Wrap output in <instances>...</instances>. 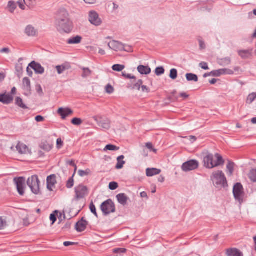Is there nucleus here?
Listing matches in <instances>:
<instances>
[{"instance_id":"f257e3e1","label":"nucleus","mask_w":256,"mask_h":256,"mask_svg":"<svg viewBox=\"0 0 256 256\" xmlns=\"http://www.w3.org/2000/svg\"><path fill=\"white\" fill-rule=\"evenodd\" d=\"M56 24L59 31H62L66 33H70L71 32L72 22L68 14L65 10H62L59 12Z\"/></svg>"},{"instance_id":"f03ea898","label":"nucleus","mask_w":256,"mask_h":256,"mask_svg":"<svg viewBox=\"0 0 256 256\" xmlns=\"http://www.w3.org/2000/svg\"><path fill=\"white\" fill-rule=\"evenodd\" d=\"M215 157L216 158V162L214 161V156L212 154L208 153L207 154L204 158V166L208 168H212L220 165L224 164V161L222 157L218 154H215Z\"/></svg>"},{"instance_id":"7ed1b4c3","label":"nucleus","mask_w":256,"mask_h":256,"mask_svg":"<svg viewBox=\"0 0 256 256\" xmlns=\"http://www.w3.org/2000/svg\"><path fill=\"white\" fill-rule=\"evenodd\" d=\"M211 179L214 185L217 188L225 187L228 186L226 178L221 170L213 172Z\"/></svg>"},{"instance_id":"20e7f679","label":"nucleus","mask_w":256,"mask_h":256,"mask_svg":"<svg viewBox=\"0 0 256 256\" xmlns=\"http://www.w3.org/2000/svg\"><path fill=\"white\" fill-rule=\"evenodd\" d=\"M233 194L235 200L238 201L240 204L244 202V192L242 184L238 182L236 183L233 188Z\"/></svg>"},{"instance_id":"39448f33","label":"nucleus","mask_w":256,"mask_h":256,"mask_svg":"<svg viewBox=\"0 0 256 256\" xmlns=\"http://www.w3.org/2000/svg\"><path fill=\"white\" fill-rule=\"evenodd\" d=\"M100 209L104 215L106 216L115 212V204L111 199H108L102 204Z\"/></svg>"},{"instance_id":"423d86ee","label":"nucleus","mask_w":256,"mask_h":256,"mask_svg":"<svg viewBox=\"0 0 256 256\" xmlns=\"http://www.w3.org/2000/svg\"><path fill=\"white\" fill-rule=\"evenodd\" d=\"M40 183L38 176L36 175L29 178L27 180V184L30 188L32 192L36 194L40 192Z\"/></svg>"},{"instance_id":"0eeeda50","label":"nucleus","mask_w":256,"mask_h":256,"mask_svg":"<svg viewBox=\"0 0 256 256\" xmlns=\"http://www.w3.org/2000/svg\"><path fill=\"white\" fill-rule=\"evenodd\" d=\"M88 20L90 23L96 26H100L102 22L98 14L94 10H90L88 12Z\"/></svg>"},{"instance_id":"6e6552de","label":"nucleus","mask_w":256,"mask_h":256,"mask_svg":"<svg viewBox=\"0 0 256 256\" xmlns=\"http://www.w3.org/2000/svg\"><path fill=\"white\" fill-rule=\"evenodd\" d=\"M198 166L199 162L198 160H192L184 162L182 166V169L184 172H187L196 170Z\"/></svg>"},{"instance_id":"1a4fd4ad","label":"nucleus","mask_w":256,"mask_h":256,"mask_svg":"<svg viewBox=\"0 0 256 256\" xmlns=\"http://www.w3.org/2000/svg\"><path fill=\"white\" fill-rule=\"evenodd\" d=\"M14 182L16 185L17 190L18 194L22 196L24 193V186L26 180L23 177H20L18 178H14Z\"/></svg>"},{"instance_id":"9d476101","label":"nucleus","mask_w":256,"mask_h":256,"mask_svg":"<svg viewBox=\"0 0 256 256\" xmlns=\"http://www.w3.org/2000/svg\"><path fill=\"white\" fill-rule=\"evenodd\" d=\"M76 198L78 199L83 198L88 194V188L82 184L75 188Z\"/></svg>"},{"instance_id":"9b49d317","label":"nucleus","mask_w":256,"mask_h":256,"mask_svg":"<svg viewBox=\"0 0 256 256\" xmlns=\"http://www.w3.org/2000/svg\"><path fill=\"white\" fill-rule=\"evenodd\" d=\"M46 183L48 189L50 191H52L53 188L56 184V176L53 174L48 176L46 179Z\"/></svg>"},{"instance_id":"f8f14e48","label":"nucleus","mask_w":256,"mask_h":256,"mask_svg":"<svg viewBox=\"0 0 256 256\" xmlns=\"http://www.w3.org/2000/svg\"><path fill=\"white\" fill-rule=\"evenodd\" d=\"M29 66L33 69L36 73L38 74H42L44 72V68L39 63L36 62L35 61L32 62L29 64Z\"/></svg>"},{"instance_id":"ddd939ff","label":"nucleus","mask_w":256,"mask_h":256,"mask_svg":"<svg viewBox=\"0 0 256 256\" xmlns=\"http://www.w3.org/2000/svg\"><path fill=\"white\" fill-rule=\"evenodd\" d=\"M88 224V222L82 218L80 220L76 222L75 226L76 230L78 232H82L86 230Z\"/></svg>"},{"instance_id":"4468645a","label":"nucleus","mask_w":256,"mask_h":256,"mask_svg":"<svg viewBox=\"0 0 256 256\" xmlns=\"http://www.w3.org/2000/svg\"><path fill=\"white\" fill-rule=\"evenodd\" d=\"M111 50L115 51H122V44L116 40H112L108 44Z\"/></svg>"},{"instance_id":"2eb2a0df","label":"nucleus","mask_w":256,"mask_h":256,"mask_svg":"<svg viewBox=\"0 0 256 256\" xmlns=\"http://www.w3.org/2000/svg\"><path fill=\"white\" fill-rule=\"evenodd\" d=\"M58 114L62 119H65L68 116L73 114V111L70 108H60L58 111Z\"/></svg>"},{"instance_id":"dca6fc26","label":"nucleus","mask_w":256,"mask_h":256,"mask_svg":"<svg viewBox=\"0 0 256 256\" xmlns=\"http://www.w3.org/2000/svg\"><path fill=\"white\" fill-rule=\"evenodd\" d=\"M14 100L13 96L10 94H0V102L8 104H10Z\"/></svg>"},{"instance_id":"f3484780","label":"nucleus","mask_w":256,"mask_h":256,"mask_svg":"<svg viewBox=\"0 0 256 256\" xmlns=\"http://www.w3.org/2000/svg\"><path fill=\"white\" fill-rule=\"evenodd\" d=\"M94 119L97 122L100 126L104 129H108L110 128V122L108 119L98 120L97 116L94 117Z\"/></svg>"},{"instance_id":"a211bd4d","label":"nucleus","mask_w":256,"mask_h":256,"mask_svg":"<svg viewBox=\"0 0 256 256\" xmlns=\"http://www.w3.org/2000/svg\"><path fill=\"white\" fill-rule=\"evenodd\" d=\"M25 34L28 36H36L38 31L32 25H28L25 28Z\"/></svg>"},{"instance_id":"6ab92c4d","label":"nucleus","mask_w":256,"mask_h":256,"mask_svg":"<svg viewBox=\"0 0 256 256\" xmlns=\"http://www.w3.org/2000/svg\"><path fill=\"white\" fill-rule=\"evenodd\" d=\"M116 198L118 202L122 206L126 205L128 200V196L124 193L118 194L116 196Z\"/></svg>"},{"instance_id":"aec40b11","label":"nucleus","mask_w":256,"mask_h":256,"mask_svg":"<svg viewBox=\"0 0 256 256\" xmlns=\"http://www.w3.org/2000/svg\"><path fill=\"white\" fill-rule=\"evenodd\" d=\"M227 256H243L242 253L236 248H230L226 250Z\"/></svg>"},{"instance_id":"412c9836","label":"nucleus","mask_w":256,"mask_h":256,"mask_svg":"<svg viewBox=\"0 0 256 256\" xmlns=\"http://www.w3.org/2000/svg\"><path fill=\"white\" fill-rule=\"evenodd\" d=\"M22 89L28 92H30L31 90V86L30 80L26 77L22 80Z\"/></svg>"},{"instance_id":"4be33fe9","label":"nucleus","mask_w":256,"mask_h":256,"mask_svg":"<svg viewBox=\"0 0 256 256\" xmlns=\"http://www.w3.org/2000/svg\"><path fill=\"white\" fill-rule=\"evenodd\" d=\"M238 55L242 59H246L250 58L252 55V50H240L238 51Z\"/></svg>"},{"instance_id":"5701e85b","label":"nucleus","mask_w":256,"mask_h":256,"mask_svg":"<svg viewBox=\"0 0 256 256\" xmlns=\"http://www.w3.org/2000/svg\"><path fill=\"white\" fill-rule=\"evenodd\" d=\"M138 71L141 74H148L151 72V69L148 66H144L143 65H140L137 68Z\"/></svg>"},{"instance_id":"b1692460","label":"nucleus","mask_w":256,"mask_h":256,"mask_svg":"<svg viewBox=\"0 0 256 256\" xmlns=\"http://www.w3.org/2000/svg\"><path fill=\"white\" fill-rule=\"evenodd\" d=\"M143 84V81L142 80H138L134 84H128V88L132 90H140L142 85Z\"/></svg>"},{"instance_id":"393cba45","label":"nucleus","mask_w":256,"mask_h":256,"mask_svg":"<svg viewBox=\"0 0 256 256\" xmlns=\"http://www.w3.org/2000/svg\"><path fill=\"white\" fill-rule=\"evenodd\" d=\"M160 172V170L156 168H148L146 170V174L149 177L158 174Z\"/></svg>"},{"instance_id":"a878e982","label":"nucleus","mask_w":256,"mask_h":256,"mask_svg":"<svg viewBox=\"0 0 256 256\" xmlns=\"http://www.w3.org/2000/svg\"><path fill=\"white\" fill-rule=\"evenodd\" d=\"M16 148L20 154H25L28 151V148L26 144L20 142L16 146Z\"/></svg>"},{"instance_id":"bb28decb","label":"nucleus","mask_w":256,"mask_h":256,"mask_svg":"<svg viewBox=\"0 0 256 256\" xmlns=\"http://www.w3.org/2000/svg\"><path fill=\"white\" fill-rule=\"evenodd\" d=\"M82 40V38L80 36H77L68 39L66 42L69 44H78L81 42Z\"/></svg>"},{"instance_id":"cd10ccee","label":"nucleus","mask_w":256,"mask_h":256,"mask_svg":"<svg viewBox=\"0 0 256 256\" xmlns=\"http://www.w3.org/2000/svg\"><path fill=\"white\" fill-rule=\"evenodd\" d=\"M70 66L68 64H64L60 66H57L56 68L59 74H62L65 70H68Z\"/></svg>"},{"instance_id":"c85d7f7f","label":"nucleus","mask_w":256,"mask_h":256,"mask_svg":"<svg viewBox=\"0 0 256 256\" xmlns=\"http://www.w3.org/2000/svg\"><path fill=\"white\" fill-rule=\"evenodd\" d=\"M124 156L123 155L120 156L117 158V164H116V169H121L123 168L124 164H125V161L123 160Z\"/></svg>"},{"instance_id":"c756f323","label":"nucleus","mask_w":256,"mask_h":256,"mask_svg":"<svg viewBox=\"0 0 256 256\" xmlns=\"http://www.w3.org/2000/svg\"><path fill=\"white\" fill-rule=\"evenodd\" d=\"M218 63L221 66H227L231 64V59L229 57L222 58L218 60Z\"/></svg>"},{"instance_id":"7c9ffc66","label":"nucleus","mask_w":256,"mask_h":256,"mask_svg":"<svg viewBox=\"0 0 256 256\" xmlns=\"http://www.w3.org/2000/svg\"><path fill=\"white\" fill-rule=\"evenodd\" d=\"M16 104L23 109H28V106L24 104L22 100L20 97L16 98Z\"/></svg>"},{"instance_id":"2f4dec72","label":"nucleus","mask_w":256,"mask_h":256,"mask_svg":"<svg viewBox=\"0 0 256 256\" xmlns=\"http://www.w3.org/2000/svg\"><path fill=\"white\" fill-rule=\"evenodd\" d=\"M186 77L188 81H194L195 82L198 81V76L192 73L186 74Z\"/></svg>"},{"instance_id":"473e14b6","label":"nucleus","mask_w":256,"mask_h":256,"mask_svg":"<svg viewBox=\"0 0 256 256\" xmlns=\"http://www.w3.org/2000/svg\"><path fill=\"white\" fill-rule=\"evenodd\" d=\"M234 163L230 160H228V164L226 166V169L228 172V175L232 176L234 172Z\"/></svg>"},{"instance_id":"72a5a7b5","label":"nucleus","mask_w":256,"mask_h":256,"mask_svg":"<svg viewBox=\"0 0 256 256\" xmlns=\"http://www.w3.org/2000/svg\"><path fill=\"white\" fill-rule=\"evenodd\" d=\"M248 178L252 182H256V169H252L250 171Z\"/></svg>"},{"instance_id":"f704fd0d","label":"nucleus","mask_w":256,"mask_h":256,"mask_svg":"<svg viewBox=\"0 0 256 256\" xmlns=\"http://www.w3.org/2000/svg\"><path fill=\"white\" fill-rule=\"evenodd\" d=\"M125 68V66L122 64H116L112 66V69L116 72H121Z\"/></svg>"},{"instance_id":"c9c22d12","label":"nucleus","mask_w":256,"mask_h":256,"mask_svg":"<svg viewBox=\"0 0 256 256\" xmlns=\"http://www.w3.org/2000/svg\"><path fill=\"white\" fill-rule=\"evenodd\" d=\"M16 72H17V76L18 78H20L22 76L23 72V68L22 64H18L16 66Z\"/></svg>"},{"instance_id":"e433bc0d","label":"nucleus","mask_w":256,"mask_h":256,"mask_svg":"<svg viewBox=\"0 0 256 256\" xmlns=\"http://www.w3.org/2000/svg\"><path fill=\"white\" fill-rule=\"evenodd\" d=\"M120 149L119 147H118L112 144H108L106 146V147L104 148V150H112V151H116Z\"/></svg>"},{"instance_id":"4c0bfd02","label":"nucleus","mask_w":256,"mask_h":256,"mask_svg":"<svg viewBox=\"0 0 256 256\" xmlns=\"http://www.w3.org/2000/svg\"><path fill=\"white\" fill-rule=\"evenodd\" d=\"M82 70L83 73L82 75V78H86L91 74L92 71L88 68H82Z\"/></svg>"},{"instance_id":"58836bf2","label":"nucleus","mask_w":256,"mask_h":256,"mask_svg":"<svg viewBox=\"0 0 256 256\" xmlns=\"http://www.w3.org/2000/svg\"><path fill=\"white\" fill-rule=\"evenodd\" d=\"M75 173L74 174L73 176L70 178L66 182V186L68 188H72L74 184V176Z\"/></svg>"},{"instance_id":"ea45409f","label":"nucleus","mask_w":256,"mask_h":256,"mask_svg":"<svg viewBox=\"0 0 256 256\" xmlns=\"http://www.w3.org/2000/svg\"><path fill=\"white\" fill-rule=\"evenodd\" d=\"M178 76V71L176 68H172L170 70V77L172 80H175Z\"/></svg>"},{"instance_id":"a19ab883","label":"nucleus","mask_w":256,"mask_h":256,"mask_svg":"<svg viewBox=\"0 0 256 256\" xmlns=\"http://www.w3.org/2000/svg\"><path fill=\"white\" fill-rule=\"evenodd\" d=\"M122 76L126 78L134 80V82L136 80V77L131 74H127L126 72H122Z\"/></svg>"},{"instance_id":"79ce46f5","label":"nucleus","mask_w":256,"mask_h":256,"mask_svg":"<svg viewBox=\"0 0 256 256\" xmlns=\"http://www.w3.org/2000/svg\"><path fill=\"white\" fill-rule=\"evenodd\" d=\"M8 6L10 8V12H14V10H16V3L13 1H10L8 2Z\"/></svg>"},{"instance_id":"37998d69","label":"nucleus","mask_w":256,"mask_h":256,"mask_svg":"<svg viewBox=\"0 0 256 256\" xmlns=\"http://www.w3.org/2000/svg\"><path fill=\"white\" fill-rule=\"evenodd\" d=\"M164 72V69L162 66L157 67L155 70L156 74L159 76Z\"/></svg>"},{"instance_id":"c03bdc74","label":"nucleus","mask_w":256,"mask_h":256,"mask_svg":"<svg viewBox=\"0 0 256 256\" xmlns=\"http://www.w3.org/2000/svg\"><path fill=\"white\" fill-rule=\"evenodd\" d=\"M256 98V93L253 92L248 95L247 98V102L251 104Z\"/></svg>"},{"instance_id":"a18cd8bd","label":"nucleus","mask_w":256,"mask_h":256,"mask_svg":"<svg viewBox=\"0 0 256 256\" xmlns=\"http://www.w3.org/2000/svg\"><path fill=\"white\" fill-rule=\"evenodd\" d=\"M71 122L74 125L80 126L82 124V120L80 118H75L72 119Z\"/></svg>"},{"instance_id":"49530a36","label":"nucleus","mask_w":256,"mask_h":256,"mask_svg":"<svg viewBox=\"0 0 256 256\" xmlns=\"http://www.w3.org/2000/svg\"><path fill=\"white\" fill-rule=\"evenodd\" d=\"M211 74H212V76H220L222 75V69L212 70L211 72Z\"/></svg>"},{"instance_id":"de8ad7c7","label":"nucleus","mask_w":256,"mask_h":256,"mask_svg":"<svg viewBox=\"0 0 256 256\" xmlns=\"http://www.w3.org/2000/svg\"><path fill=\"white\" fill-rule=\"evenodd\" d=\"M90 172V170L89 169H86V170H80L78 171V174L82 177L88 176Z\"/></svg>"},{"instance_id":"09e8293b","label":"nucleus","mask_w":256,"mask_h":256,"mask_svg":"<svg viewBox=\"0 0 256 256\" xmlns=\"http://www.w3.org/2000/svg\"><path fill=\"white\" fill-rule=\"evenodd\" d=\"M222 75L224 74H229L232 75L234 74V72L230 69L228 68H222Z\"/></svg>"},{"instance_id":"8fccbe9b","label":"nucleus","mask_w":256,"mask_h":256,"mask_svg":"<svg viewBox=\"0 0 256 256\" xmlns=\"http://www.w3.org/2000/svg\"><path fill=\"white\" fill-rule=\"evenodd\" d=\"M122 51L130 52H132V48L129 45L122 44Z\"/></svg>"},{"instance_id":"3c124183","label":"nucleus","mask_w":256,"mask_h":256,"mask_svg":"<svg viewBox=\"0 0 256 256\" xmlns=\"http://www.w3.org/2000/svg\"><path fill=\"white\" fill-rule=\"evenodd\" d=\"M6 222L2 217H0V230L4 229L6 226Z\"/></svg>"},{"instance_id":"603ef678","label":"nucleus","mask_w":256,"mask_h":256,"mask_svg":"<svg viewBox=\"0 0 256 256\" xmlns=\"http://www.w3.org/2000/svg\"><path fill=\"white\" fill-rule=\"evenodd\" d=\"M118 186V184L116 182H112L109 184V188L111 190H115Z\"/></svg>"},{"instance_id":"864d4df0","label":"nucleus","mask_w":256,"mask_h":256,"mask_svg":"<svg viewBox=\"0 0 256 256\" xmlns=\"http://www.w3.org/2000/svg\"><path fill=\"white\" fill-rule=\"evenodd\" d=\"M90 210L91 212L98 218V216L96 212V208L93 202L90 203Z\"/></svg>"},{"instance_id":"5fc2aeb1","label":"nucleus","mask_w":256,"mask_h":256,"mask_svg":"<svg viewBox=\"0 0 256 256\" xmlns=\"http://www.w3.org/2000/svg\"><path fill=\"white\" fill-rule=\"evenodd\" d=\"M106 91L108 94H111L114 92V88L110 84H108L106 87Z\"/></svg>"},{"instance_id":"6e6d98bb","label":"nucleus","mask_w":256,"mask_h":256,"mask_svg":"<svg viewBox=\"0 0 256 256\" xmlns=\"http://www.w3.org/2000/svg\"><path fill=\"white\" fill-rule=\"evenodd\" d=\"M199 66L203 70H209V68L208 66V64L206 62H201L200 64H199Z\"/></svg>"},{"instance_id":"4d7b16f0","label":"nucleus","mask_w":256,"mask_h":256,"mask_svg":"<svg viewBox=\"0 0 256 256\" xmlns=\"http://www.w3.org/2000/svg\"><path fill=\"white\" fill-rule=\"evenodd\" d=\"M146 147L149 149L150 151H153L154 152H156V150L154 148L153 145L151 142H147L146 144Z\"/></svg>"},{"instance_id":"13d9d810","label":"nucleus","mask_w":256,"mask_h":256,"mask_svg":"<svg viewBox=\"0 0 256 256\" xmlns=\"http://www.w3.org/2000/svg\"><path fill=\"white\" fill-rule=\"evenodd\" d=\"M199 44H200V50H204L206 48V44L202 40H198Z\"/></svg>"},{"instance_id":"bf43d9fd","label":"nucleus","mask_w":256,"mask_h":256,"mask_svg":"<svg viewBox=\"0 0 256 256\" xmlns=\"http://www.w3.org/2000/svg\"><path fill=\"white\" fill-rule=\"evenodd\" d=\"M126 252L125 248H117L114 250V253H124Z\"/></svg>"},{"instance_id":"052dcab7","label":"nucleus","mask_w":256,"mask_h":256,"mask_svg":"<svg viewBox=\"0 0 256 256\" xmlns=\"http://www.w3.org/2000/svg\"><path fill=\"white\" fill-rule=\"evenodd\" d=\"M66 164L72 166L74 167V172H75L76 171V170L77 166H76V164H74V161L72 160H68L66 162Z\"/></svg>"},{"instance_id":"680f3d73","label":"nucleus","mask_w":256,"mask_h":256,"mask_svg":"<svg viewBox=\"0 0 256 256\" xmlns=\"http://www.w3.org/2000/svg\"><path fill=\"white\" fill-rule=\"evenodd\" d=\"M10 52V49L8 48H2L0 50V53H6L7 54H9Z\"/></svg>"},{"instance_id":"e2e57ef3","label":"nucleus","mask_w":256,"mask_h":256,"mask_svg":"<svg viewBox=\"0 0 256 256\" xmlns=\"http://www.w3.org/2000/svg\"><path fill=\"white\" fill-rule=\"evenodd\" d=\"M50 220L52 222V224H54L56 220V218L54 214H52L50 215Z\"/></svg>"},{"instance_id":"0e129e2a","label":"nucleus","mask_w":256,"mask_h":256,"mask_svg":"<svg viewBox=\"0 0 256 256\" xmlns=\"http://www.w3.org/2000/svg\"><path fill=\"white\" fill-rule=\"evenodd\" d=\"M35 120L37 122H42L44 120V118L39 115L36 116Z\"/></svg>"},{"instance_id":"69168bd1","label":"nucleus","mask_w":256,"mask_h":256,"mask_svg":"<svg viewBox=\"0 0 256 256\" xmlns=\"http://www.w3.org/2000/svg\"><path fill=\"white\" fill-rule=\"evenodd\" d=\"M36 91L40 95L43 94V91L42 86L38 85L36 86Z\"/></svg>"},{"instance_id":"338daca9","label":"nucleus","mask_w":256,"mask_h":256,"mask_svg":"<svg viewBox=\"0 0 256 256\" xmlns=\"http://www.w3.org/2000/svg\"><path fill=\"white\" fill-rule=\"evenodd\" d=\"M30 66H29V65H28L26 68V72H27V73H28V76L32 77V75H33V72L32 70L30 68Z\"/></svg>"},{"instance_id":"774afa93","label":"nucleus","mask_w":256,"mask_h":256,"mask_svg":"<svg viewBox=\"0 0 256 256\" xmlns=\"http://www.w3.org/2000/svg\"><path fill=\"white\" fill-rule=\"evenodd\" d=\"M142 92H149L150 90L149 88L146 86H143L142 84L141 86Z\"/></svg>"}]
</instances>
